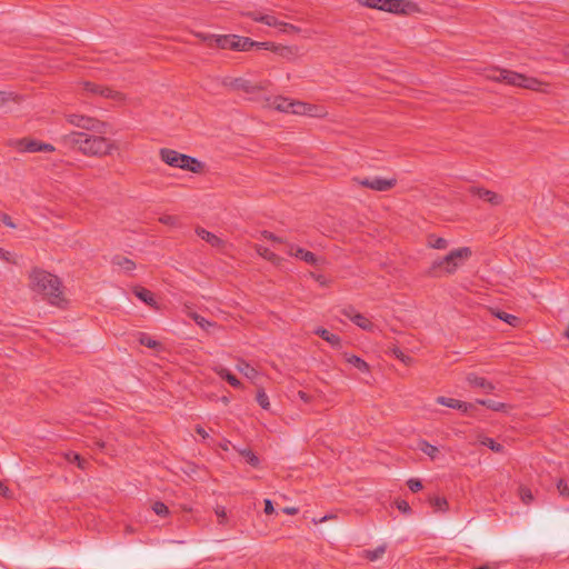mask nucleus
<instances>
[{
	"mask_svg": "<svg viewBox=\"0 0 569 569\" xmlns=\"http://www.w3.org/2000/svg\"><path fill=\"white\" fill-rule=\"evenodd\" d=\"M29 286L33 291L41 293L52 305H60L63 301L60 281L53 274L43 270L34 269L29 276Z\"/></svg>",
	"mask_w": 569,
	"mask_h": 569,
	"instance_id": "obj_1",
	"label": "nucleus"
},
{
	"mask_svg": "<svg viewBox=\"0 0 569 569\" xmlns=\"http://www.w3.org/2000/svg\"><path fill=\"white\" fill-rule=\"evenodd\" d=\"M59 140L67 146L77 147L86 156H102V147L106 143L102 137L87 136L78 131L63 134Z\"/></svg>",
	"mask_w": 569,
	"mask_h": 569,
	"instance_id": "obj_2",
	"label": "nucleus"
},
{
	"mask_svg": "<svg viewBox=\"0 0 569 569\" xmlns=\"http://www.w3.org/2000/svg\"><path fill=\"white\" fill-rule=\"evenodd\" d=\"M471 256V250L467 247L458 248L450 251L442 259L433 262L435 269H440L445 273H453L460 266H462Z\"/></svg>",
	"mask_w": 569,
	"mask_h": 569,
	"instance_id": "obj_3",
	"label": "nucleus"
},
{
	"mask_svg": "<svg viewBox=\"0 0 569 569\" xmlns=\"http://www.w3.org/2000/svg\"><path fill=\"white\" fill-rule=\"evenodd\" d=\"M214 43L222 49L230 48L238 51H248L253 48V41L240 36H218L214 37Z\"/></svg>",
	"mask_w": 569,
	"mask_h": 569,
	"instance_id": "obj_4",
	"label": "nucleus"
},
{
	"mask_svg": "<svg viewBox=\"0 0 569 569\" xmlns=\"http://www.w3.org/2000/svg\"><path fill=\"white\" fill-rule=\"evenodd\" d=\"M386 12L409 16L413 13L420 12L419 7L412 2L407 0H386L383 10Z\"/></svg>",
	"mask_w": 569,
	"mask_h": 569,
	"instance_id": "obj_5",
	"label": "nucleus"
},
{
	"mask_svg": "<svg viewBox=\"0 0 569 569\" xmlns=\"http://www.w3.org/2000/svg\"><path fill=\"white\" fill-rule=\"evenodd\" d=\"M13 147L17 148L18 150L24 151V152H39V151L52 152V151H54V147L52 144L43 143L41 141L31 139V138L18 139L13 142Z\"/></svg>",
	"mask_w": 569,
	"mask_h": 569,
	"instance_id": "obj_6",
	"label": "nucleus"
},
{
	"mask_svg": "<svg viewBox=\"0 0 569 569\" xmlns=\"http://www.w3.org/2000/svg\"><path fill=\"white\" fill-rule=\"evenodd\" d=\"M292 114L298 116H309V117H323L326 116V110L323 107L318 104H311L302 101L295 100V103L291 104Z\"/></svg>",
	"mask_w": 569,
	"mask_h": 569,
	"instance_id": "obj_7",
	"label": "nucleus"
},
{
	"mask_svg": "<svg viewBox=\"0 0 569 569\" xmlns=\"http://www.w3.org/2000/svg\"><path fill=\"white\" fill-rule=\"evenodd\" d=\"M66 120L77 128L91 131H99V122L88 116L79 113H67Z\"/></svg>",
	"mask_w": 569,
	"mask_h": 569,
	"instance_id": "obj_8",
	"label": "nucleus"
},
{
	"mask_svg": "<svg viewBox=\"0 0 569 569\" xmlns=\"http://www.w3.org/2000/svg\"><path fill=\"white\" fill-rule=\"evenodd\" d=\"M288 252H289V254H291L298 259H301L312 266H321L325 263V260L318 258L312 252L305 250L300 247L289 246Z\"/></svg>",
	"mask_w": 569,
	"mask_h": 569,
	"instance_id": "obj_9",
	"label": "nucleus"
},
{
	"mask_svg": "<svg viewBox=\"0 0 569 569\" xmlns=\"http://www.w3.org/2000/svg\"><path fill=\"white\" fill-rule=\"evenodd\" d=\"M359 183L377 191H385L391 189L395 186L396 180L373 177L363 179L359 181Z\"/></svg>",
	"mask_w": 569,
	"mask_h": 569,
	"instance_id": "obj_10",
	"label": "nucleus"
},
{
	"mask_svg": "<svg viewBox=\"0 0 569 569\" xmlns=\"http://www.w3.org/2000/svg\"><path fill=\"white\" fill-rule=\"evenodd\" d=\"M248 16L251 17L253 20L262 22V23H264L267 26H270V27H282L284 31L287 29L292 30V31L297 30V28L291 26V24L279 22L277 20V18L274 16H272V14H268V13H266V14H262V13H248Z\"/></svg>",
	"mask_w": 569,
	"mask_h": 569,
	"instance_id": "obj_11",
	"label": "nucleus"
},
{
	"mask_svg": "<svg viewBox=\"0 0 569 569\" xmlns=\"http://www.w3.org/2000/svg\"><path fill=\"white\" fill-rule=\"evenodd\" d=\"M488 78L495 81H503L508 84L517 86V81L521 79V73L501 69L496 70L492 74H489Z\"/></svg>",
	"mask_w": 569,
	"mask_h": 569,
	"instance_id": "obj_12",
	"label": "nucleus"
},
{
	"mask_svg": "<svg viewBox=\"0 0 569 569\" xmlns=\"http://www.w3.org/2000/svg\"><path fill=\"white\" fill-rule=\"evenodd\" d=\"M224 86H227L231 89H234V90H243L247 92H253L256 90L262 89V86L252 84L248 80L242 79V78L224 80Z\"/></svg>",
	"mask_w": 569,
	"mask_h": 569,
	"instance_id": "obj_13",
	"label": "nucleus"
},
{
	"mask_svg": "<svg viewBox=\"0 0 569 569\" xmlns=\"http://www.w3.org/2000/svg\"><path fill=\"white\" fill-rule=\"evenodd\" d=\"M160 157H161L162 161H164L167 164H169L171 167L180 168L184 154L179 153L174 150L162 149L160 151Z\"/></svg>",
	"mask_w": 569,
	"mask_h": 569,
	"instance_id": "obj_14",
	"label": "nucleus"
},
{
	"mask_svg": "<svg viewBox=\"0 0 569 569\" xmlns=\"http://www.w3.org/2000/svg\"><path fill=\"white\" fill-rule=\"evenodd\" d=\"M268 106L286 113H292V107L291 104L295 103V100H289L283 97H276L273 99H267Z\"/></svg>",
	"mask_w": 569,
	"mask_h": 569,
	"instance_id": "obj_15",
	"label": "nucleus"
},
{
	"mask_svg": "<svg viewBox=\"0 0 569 569\" xmlns=\"http://www.w3.org/2000/svg\"><path fill=\"white\" fill-rule=\"evenodd\" d=\"M466 379L472 387H478L487 391H492L495 389L493 385L490 381L486 380L482 377H479L476 373H468L466 376Z\"/></svg>",
	"mask_w": 569,
	"mask_h": 569,
	"instance_id": "obj_16",
	"label": "nucleus"
},
{
	"mask_svg": "<svg viewBox=\"0 0 569 569\" xmlns=\"http://www.w3.org/2000/svg\"><path fill=\"white\" fill-rule=\"evenodd\" d=\"M437 402L439 405H442V406H446L449 408H453V409H458L463 412H467L469 410V408H471V406L466 402L456 400L453 398H447V397H438Z\"/></svg>",
	"mask_w": 569,
	"mask_h": 569,
	"instance_id": "obj_17",
	"label": "nucleus"
},
{
	"mask_svg": "<svg viewBox=\"0 0 569 569\" xmlns=\"http://www.w3.org/2000/svg\"><path fill=\"white\" fill-rule=\"evenodd\" d=\"M197 234L204 241H207L208 243H210L212 247H216V248H221L223 247V241L217 237L216 234L204 230V229H201V228H198L197 229Z\"/></svg>",
	"mask_w": 569,
	"mask_h": 569,
	"instance_id": "obj_18",
	"label": "nucleus"
},
{
	"mask_svg": "<svg viewBox=\"0 0 569 569\" xmlns=\"http://www.w3.org/2000/svg\"><path fill=\"white\" fill-rule=\"evenodd\" d=\"M518 87H522L530 90H542V86H545L543 82L536 78H529L523 74H521V79L517 81Z\"/></svg>",
	"mask_w": 569,
	"mask_h": 569,
	"instance_id": "obj_19",
	"label": "nucleus"
},
{
	"mask_svg": "<svg viewBox=\"0 0 569 569\" xmlns=\"http://www.w3.org/2000/svg\"><path fill=\"white\" fill-rule=\"evenodd\" d=\"M180 169L199 172L202 169V164L197 159L184 154Z\"/></svg>",
	"mask_w": 569,
	"mask_h": 569,
	"instance_id": "obj_20",
	"label": "nucleus"
},
{
	"mask_svg": "<svg viewBox=\"0 0 569 569\" xmlns=\"http://www.w3.org/2000/svg\"><path fill=\"white\" fill-rule=\"evenodd\" d=\"M237 370L250 380H254L258 376L257 369L244 361H239L237 363Z\"/></svg>",
	"mask_w": 569,
	"mask_h": 569,
	"instance_id": "obj_21",
	"label": "nucleus"
},
{
	"mask_svg": "<svg viewBox=\"0 0 569 569\" xmlns=\"http://www.w3.org/2000/svg\"><path fill=\"white\" fill-rule=\"evenodd\" d=\"M22 97L13 91L0 90V107L6 106L10 101L20 102Z\"/></svg>",
	"mask_w": 569,
	"mask_h": 569,
	"instance_id": "obj_22",
	"label": "nucleus"
},
{
	"mask_svg": "<svg viewBox=\"0 0 569 569\" xmlns=\"http://www.w3.org/2000/svg\"><path fill=\"white\" fill-rule=\"evenodd\" d=\"M352 322L363 330L370 331L373 329L372 322L360 312L358 315L352 316Z\"/></svg>",
	"mask_w": 569,
	"mask_h": 569,
	"instance_id": "obj_23",
	"label": "nucleus"
},
{
	"mask_svg": "<svg viewBox=\"0 0 569 569\" xmlns=\"http://www.w3.org/2000/svg\"><path fill=\"white\" fill-rule=\"evenodd\" d=\"M385 552H386V546L381 545L373 550L363 551V557H366L370 561H378L383 557Z\"/></svg>",
	"mask_w": 569,
	"mask_h": 569,
	"instance_id": "obj_24",
	"label": "nucleus"
},
{
	"mask_svg": "<svg viewBox=\"0 0 569 569\" xmlns=\"http://www.w3.org/2000/svg\"><path fill=\"white\" fill-rule=\"evenodd\" d=\"M214 370L221 378L226 379L231 386L237 388L241 386L240 381L227 369L222 367H217Z\"/></svg>",
	"mask_w": 569,
	"mask_h": 569,
	"instance_id": "obj_25",
	"label": "nucleus"
},
{
	"mask_svg": "<svg viewBox=\"0 0 569 569\" xmlns=\"http://www.w3.org/2000/svg\"><path fill=\"white\" fill-rule=\"evenodd\" d=\"M430 503L435 508L436 511L446 512L449 510V503L443 497H432L430 498Z\"/></svg>",
	"mask_w": 569,
	"mask_h": 569,
	"instance_id": "obj_26",
	"label": "nucleus"
},
{
	"mask_svg": "<svg viewBox=\"0 0 569 569\" xmlns=\"http://www.w3.org/2000/svg\"><path fill=\"white\" fill-rule=\"evenodd\" d=\"M316 333L332 346H339L340 343L339 337L333 333H330L326 329L319 328L316 330Z\"/></svg>",
	"mask_w": 569,
	"mask_h": 569,
	"instance_id": "obj_27",
	"label": "nucleus"
},
{
	"mask_svg": "<svg viewBox=\"0 0 569 569\" xmlns=\"http://www.w3.org/2000/svg\"><path fill=\"white\" fill-rule=\"evenodd\" d=\"M113 264L118 266L120 269L124 271H130L134 268L133 261L122 256L114 257Z\"/></svg>",
	"mask_w": 569,
	"mask_h": 569,
	"instance_id": "obj_28",
	"label": "nucleus"
},
{
	"mask_svg": "<svg viewBox=\"0 0 569 569\" xmlns=\"http://www.w3.org/2000/svg\"><path fill=\"white\" fill-rule=\"evenodd\" d=\"M272 51L277 52L279 56L286 59H290L291 56H293L297 50L292 47H286V46H272Z\"/></svg>",
	"mask_w": 569,
	"mask_h": 569,
	"instance_id": "obj_29",
	"label": "nucleus"
},
{
	"mask_svg": "<svg viewBox=\"0 0 569 569\" xmlns=\"http://www.w3.org/2000/svg\"><path fill=\"white\" fill-rule=\"evenodd\" d=\"M493 313L497 318L501 319L502 321L507 322L510 326L516 327L519 323V319L513 315H509L507 312L499 311V310L495 311Z\"/></svg>",
	"mask_w": 569,
	"mask_h": 569,
	"instance_id": "obj_30",
	"label": "nucleus"
},
{
	"mask_svg": "<svg viewBox=\"0 0 569 569\" xmlns=\"http://www.w3.org/2000/svg\"><path fill=\"white\" fill-rule=\"evenodd\" d=\"M256 251L258 252L259 256H261L262 258H264L269 261H272L274 263H278L280 261V258L278 256H276L274 253H272L271 251H269L267 248H263L261 246H256Z\"/></svg>",
	"mask_w": 569,
	"mask_h": 569,
	"instance_id": "obj_31",
	"label": "nucleus"
},
{
	"mask_svg": "<svg viewBox=\"0 0 569 569\" xmlns=\"http://www.w3.org/2000/svg\"><path fill=\"white\" fill-rule=\"evenodd\" d=\"M346 360L355 366L356 368H358L359 370H362V371H368L369 370V366L367 365V362H365L362 359H360L359 357L357 356H347Z\"/></svg>",
	"mask_w": 569,
	"mask_h": 569,
	"instance_id": "obj_32",
	"label": "nucleus"
},
{
	"mask_svg": "<svg viewBox=\"0 0 569 569\" xmlns=\"http://www.w3.org/2000/svg\"><path fill=\"white\" fill-rule=\"evenodd\" d=\"M136 296L141 299L143 302L148 303V305H154V299H153V296L150 291L143 289V288H139V289H136Z\"/></svg>",
	"mask_w": 569,
	"mask_h": 569,
	"instance_id": "obj_33",
	"label": "nucleus"
},
{
	"mask_svg": "<svg viewBox=\"0 0 569 569\" xmlns=\"http://www.w3.org/2000/svg\"><path fill=\"white\" fill-rule=\"evenodd\" d=\"M418 449L421 450L423 453L428 455L431 458H436V455L438 452L437 447L428 443L427 441H420L418 443Z\"/></svg>",
	"mask_w": 569,
	"mask_h": 569,
	"instance_id": "obj_34",
	"label": "nucleus"
},
{
	"mask_svg": "<svg viewBox=\"0 0 569 569\" xmlns=\"http://www.w3.org/2000/svg\"><path fill=\"white\" fill-rule=\"evenodd\" d=\"M477 194L488 202H491L493 204L499 203V197L489 190L478 189Z\"/></svg>",
	"mask_w": 569,
	"mask_h": 569,
	"instance_id": "obj_35",
	"label": "nucleus"
},
{
	"mask_svg": "<svg viewBox=\"0 0 569 569\" xmlns=\"http://www.w3.org/2000/svg\"><path fill=\"white\" fill-rule=\"evenodd\" d=\"M480 442H481V445L489 447L491 450H493L496 452L502 451V446L497 443L491 438L482 437V438H480Z\"/></svg>",
	"mask_w": 569,
	"mask_h": 569,
	"instance_id": "obj_36",
	"label": "nucleus"
},
{
	"mask_svg": "<svg viewBox=\"0 0 569 569\" xmlns=\"http://www.w3.org/2000/svg\"><path fill=\"white\" fill-rule=\"evenodd\" d=\"M480 405L488 407L489 409H492L495 411H501L506 408V405L502 402H497L493 400H479Z\"/></svg>",
	"mask_w": 569,
	"mask_h": 569,
	"instance_id": "obj_37",
	"label": "nucleus"
},
{
	"mask_svg": "<svg viewBox=\"0 0 569 569\" xmlns=\"http://www.w3.org/2000/svg\"><path fill=\"white\" fill-rule=\"evenodd\" d=\"M239 453L243 456L250 465L257 466L259 463L258 457L249 449H239Z\"/></svg>",
	"mask_w": 569,
	"mask_h": 569,
	"instance_id": "obj_38",
	"label": "nucleus"
},
{
	"mask_svg": "<svg viewBox=\"0 0 569 569\" xmlns=\"http://www.w3.org/2000/svg\"><path fill=\"white\" fill-rule=\"evenodd\" d=\"M139 341L141 345H144L149 348H157L159 346L158 341L149 337L148 335H140Z\"/></svg>",
	"mask_w": 569,
	"mask_h": 569,
	"instance_id": "obj_39",
	"label": "nucleus"
},
{
	"mask_svg": "<svg viewBox=\"0 0 569 569\" xmlns=\"http://www.w3.org/2000/svg\"><path fill=\"white\" fill-rule=\"evenodd\" d=\"M100 93L107 98H111V99H114V100H122V94L118 91H114L112 89H109V88H103L100 90Z\"/></svg>",
	"mask_w": 569,
	"mask_h": 569,
	"instance_id": "obj_40",
	"label": "nucleus"
},
{
	"mask_svg": "<svg viewBox=\"0 0 569 569\" xmlns=\"http://www.w3.org/2000/svg\"><path fill=\"white\" fill-rule=\"evenodd\" d=\"M257 401L263 409L270 408L269 399L263 390H259L257 393Z\"/></svg>",
	"mask_w": 569,
	"mask_h": 569,
	"instance_id": "obj_41",
	"label": "nucleus"
},
{
	"mask_svg": "<svg viewBox=\"0 0 569 569\" xmlns=\"http://www.w3.org/2000/svg\"><path fill=\"white\" fill-rule=\"evenodd\" d=\"M361 2L369 8H373V9H378V10L382 11L386 0H362Z\"/></svg>",
	"mask_w": 569,
	"mask_h": 569,
	"instance_id": "obj_42",
	"label": "nucleus"
},
{
	"mask_svg": "<svg viewBox=\"0 0 569 569\" xmlns=\"http://www.w3.org/2000/svg\"><path fill=\"white\" fill-rule=\"evenodd\" d=\"M191 317L197 322V325L200 326L204 330H208L212 326L211 322H209L203 317H201L197 313H192Z\"/></svg>",
	"mask_w": 569,
	"mask_h": 569,
	"instance_id": "obj_43",
	"label": "nucleus"
},
{
	"mask_svg": "<svg viewBox=\"0 0 569 569\" xmlns=\"http://www.w3.org/2000/svg\"><path fill=\"white\" fill-rule=\"evenodd\" d=\"M152 509L159 516H166L169 513L167 506H164L162 502H154Z\"/></svg>",
	"mask_w": 569,
	"mask_h": 569,
	"instance_id": "obj_44",
	"label": "nucleus"
},
{
	"mask_svg": "<svg viewBox=\"0 0 569 569\" xmlns=\"http://www.w3.org/2000/svg\"><path fill=\"white\" fill-rule=\"evenodd\" d=\"M66 457L70 462L77 463L79 468H84V461L81 459L79 455L68 453Z\"/></svg>",
	"mask_w": 569,
	"mask_h": 569,
	"instance_id": "obj_45",
	"label": "nucleus"
},
{
	"mask_svg": "<svg viewBox=\"0 0 569 569\" xmlns=\"http://www.w3.org/2000/svg\"><path fill=\"white\" fill-rule=\"evenodd\" d=\"M430 246L435 249H445L448 247V241L443 238H436Z\"/></svg>",
	"mask_w": 569,
	"mask_h": 569,
	"instance_id": "obj_46",
	"label": "nucleus"
},
{
	"mask_svg": "<svg viewBox=\"0 0 569 569\" xmlns=\"http://www.w3.org/2000/svg\"><path fill=\"white\" fill-rule=\"evenodd\" d=\"M117 149L116 142L106 139L104 147H102V156L110 154Z\"/></svg>",
	"mask_w": 569,
	"mask_h": 569,
	"instance_id": "obj_47",
	"label": "nucleus"
},
{
	"mask_svg": "<svg viewBox=\"0 0 569 569\" xmlns=\"http://www.w3.org/2000/svg\"><path fill=\"white\" fill-rule=\"evenodd\" d=\"M408 487L411 491H418L422 488V483L419 479H409Z\"/></svg>",
	"mask_w": 569,
	"mask_h": 569,
	"instance_id": "obj_48",
	"label": "nucleus"
},
{
	"mask_svg": "<svg viewBox=\"0 0 569 569\" xmlns=\"http://www.w3.org/2000/svg\"><path fill=\"white\" fill-rule=\"evenodd\" d=\"M392 353L400 360L402 361L403 363H409L410 362V358L407 357L401 350L395 348L392 350Z\"/></svg>",
	"mask_w": 569,
	"mask_h": 569,
	"instance_id": "obj_49",
	"label": "nucleus"
},
{
	"mask_svg": "<svg viewBox=\"0 0 569 569\" xmlns=\"http://www.w3.org/2000/svg\"><path fill=\"white\" fill-rule=\"evenodd\" d=\"M557 488H558V491H559V493L561 496H563V497H568L569 496V489H568L567 485L562 480L558 481Z\"/></svg>",
	"mask_w": 569,
	"mask_h": 569,
	"instance_id": "obj_50",
	"label": "nucleus"
},
{
	"mask_svg": "<svg viewBox=\"0 0 569 569\" xmlns=\"http://www.w3.org/2000/svg\"><path fill=\"white\" fill-rule=\"evenodd\" d=\"M214 512H216L217 517L219 518L220 522L223 523L227 520V512L223 507L218 506L214 509Z\"/></svg>",
	"mask_w": 569,
	"mask_h": 569,
	"instance_id": "obj_51",
	"label": "nucleus"
},
{
	"mask_svg": "<svg viewBox=\"0 0 569 569\" xmlns=\"http://www.w3.org/2000/svg\"><path fill=\"white\" fill-rule=\"evenodd\" d=\"M520 497H521V500L526 503L530 502L532 500V495L531 492L528 490V489H525L522 488L520 490Z\"/></svg>",
	"mask_w": 569,
	"mask_h": 569,
	"instance_id": "obj_52",
	"label": "nucleus"
},
{
	"mask_svg": "<svg viewBox=\"0 0 569 569\" xmlns=\"http://www.w3.org/2000/svg\"><path fill=\"white\" fill-rule=\"evenodd\" d=\"M396 505H397V508H398L400 511L405 512V513H409V512H410V510H411V509H410V506H409V505H408V502H406L405 500H399V501H397V503H396Z\"/></svg>",
	"mask_w": 569,
	"mask_h": 569,
	"instance_id": "obj_53",
	"label": "nucleus"
},
{
	"mask_svg": "<svg viewBox=\"0 0 569 569\" xmlns=\"http://www.w3.org/2000/svg\"><path fill=\"white\" fill-rule=\"evenodd\" d=\"M310 277L313 278L321 286L328 284L327 278L322 274L310 273Z\"/></svg>",
	"mask_w": 569,
	"mask_h": 569,
	"instance_id": "obj_54",
	"label": "nucleus"
},
{
	"mask_svg": "<svg viewBox=\"0 0 569 569\" xmlns=\"http://www.w3.org/2000/svg\"><path fill=\"white\" fill-rule=\"evenodd\" d=\"M253 47L256 48H259V49H267V50H272V46H276L274 43H271V42H256L253 41Z\"/></svg>",
	"mask_w": 569,
	"mask_h": 569,
	"instance_id": "obj_55",
	"label": "nucleus"
},
{
	"mask_svg": "<svg viewBox=\"0 0 569 569\" xmlns=\"http://www.w3.org/2000/svg\"><path fill=\"white\" fill-rule=\"evenodd\" d=\"M0 495L7 498H11V490L0 481Z\"/></svg>",
	"mask_w": 569,
	"mask_h": 569,
	"instance_id": "obj_56",
	"label": "nucleus"
},
{
	"mask_svg": "<svg viewBox=\"0 0 569 569\" xmlns=\"http://www.w3.org/2000/svg\"><path fill=\"white\" fill-rule=\"evenodd\" d=\"M0 258L7 261L16 262L12 258V254L9 251H6L0 248Z\"/></svg>",
	"mask_w": 569,
	"mask_h": 569,
	"instance_id": "obj_57",
	"label": "nucleus"
},
{
	"mask_svg": "<svg viewBox=\"0 0 569 569\" xmlns=\"http://www.w3.org/2000/svg\"><path fill=\"white\" fill-rule=\"evenodd\" d=\"M264 512L270 515V513H273L274 512V508L272 506V502L271 500L269 499H266L264 500Z\"/></svg>",
	"mask_w": 569,
	"mask_h": 569,
	"instance_id": "obj_58",
	"label": "nucleus"
},
{
	"mask_svg": "<svg viewBox=\"0 0 569 569\" xmlns=\"http://www.w3.org/2000/svg\"><path fill=\"white\" fill-rule=\"evenodd\" d=\"M262 237L268 239V240H271V241H274V242H281V239L276 237L274 234L268 232V231H263L262 232Z\"/></svg>",
	"mask_w": 569,
	"mask_h": 569,
	"instance_id": "obj_59",
	"label": "nucleus"
},
{
	"mask_svg": "<svg viewBox=\"0 0 569 569\" xmlns=\"http://www.w3.org/2000/svg\"><path fill=\"white\" fill-rule=\"evenodd\" d=\"M196 36L201 39L202 41H213L214 42V34H206V33H196Z\"/></svg>",
	"mask_w": 569,
	"mask_h": 569,
	"instance_id": "obj_60",
	"label": "nucleus"
},
{
	"mask_svg": "<svg viewBox=\"0 0 569 569\" xmlns=\"http://www.w3.org/2000/svg\"><path fill=\"white\" fill-rule=\"evenodd\" d=\"M0 219H1V221H2L6 226H8V227H10V228H14V227H16V224L12 222V220H11L7 214H2V216L0 217Z\"/></svg>",
	"mask_w": 569,
	"mask_h": 569,
	"instance_id": "obj_61",
	"label": "nucleus"
},
{
	"mask_svg": "<svg viewBox=\"0 0 569 569\" xmlns=\"http://www.w3.org/2000/svg\"><path fill=\"white\" fill-rule=\"evenodd\" d=\"M343 313L346 315V317H348L352 321V316L353 315H358L359 312H357L353 309L349 308V309L343 310Z\"/></svg>",
	"mask_w": 569,
	"mask_h": 569,
	"instance_id": "obj_62",
	"label": "nucleus"
},
{
	"mask_svg": "<svg viewBox=\"0 0 569 569\" xmlns=\"http://www.w3.org/2000/svg\"><path fill=\"white\" fill-rule=\"evenodd\" d=\"M298 396L305 402H309L310 401V397L306 392H303V391H299Z\"/></svg>",
	"mask_w": 569,
	"mask_h": 569,
	"instance_id": "obj_63",
	"label": "nucleus"
},
{
	"mask_svg": "<svg viewBox=\"0 0 569 569\" xmlns=\"http://www.w3.org/2000/svg\"><path fill=\"white\" fill-rule=\"evenodd\" d=\"M283 512L288 513V515H295L298 512V509L295 508V507H287L283 509Z\"/></svg>",
	"mask_w": 569,
	"mask_h": 569,
	"instance_id": "obj_64",
	"label": "nucleus"
}]
</instances>
